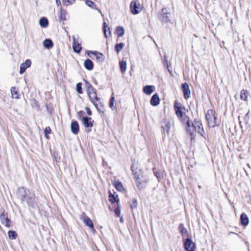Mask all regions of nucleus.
Masks as SVG:
<instances>
[{
	"label": "nucleus",
	"instance_id": "nucleus-4",
	"mask_svg": "<svg viewBox=\"0 0 251 251\" xmlns=\"http://www.w3.org/2000/svg\"><path fill=\"white\" fill-rule=\"evenodd\" d=\"M191 128H192L193 130H195L201 136H203V134L204 133L202 125L200 121L195 120L192 123L191 126H190V127L187 126V130L190 132L191 134H192V131Z\"/></svg>",
	"mask_w": 251,
	"mask_h": 251
},
{
	"label": "nucleus",
	"instance_id": "nucleus-45",
	"mask_svg": "<svg viewBox=\"0 0 251 251\" xmlns=\"http://www.w3.org/2000/svg\"><path fill=\"white\" fill-rule=\"evenodd\" d=\"M85 109L86 110V112H87V113L88 115L90 116L92 115V112H91V110L88 107H86L85 108Z\"/></svg>",
	"mask_w": 251,
	"mask_h": 251
},
{
	"label": "nucleus",
	"instance_id": "nucleus-48",
	"mask_svg": "<svg viewBox=\"0 0 251 251\" xmlns=\"http://www.w3.org/2000/svg\"><path fill=\"white\" fill-rule=\"evenodd\" d=\"M120 221L121 223H124V219L123 217H120Z\"/></svg>",
	"mask_w": 251,
	"mask_h": 251
},
{
	"label": "nucleus",
	"instance_id": "nucleus-28",
	"mask_svg": "<svg viewBox=\"0 0 251 251\" xmlns=\"http://www.w3.org/2000/svg\"><path fill=\"white\" fill-rule=\"evenodd\" d=\"M116 33L119 37H121L125 34V29L123 26H119L116 28Z\"/></svg>",
	"mask_w": 251,
	"mask_h": 251
},
{
	"label": "nucleus",
	"instance_id": "nucleus-23",
	"mask_svg": "<svg viewBox=\"0 0 251 251\" xmlns=\"http://www.w3.org/2000/svg\"><path fill=\"white\" fill-rule=\"evenodd\" d=\"M43 46L45 48L50 49L53 47V44L50 39H46L43 42Z\"/></svg>",
	"mask_w": 251,
	"mask_h": 251
},
{
	"label": "nucleus",
	"instance_id": "nucleus-2",
	"mask_svg": "<svg viewBox=\"0 0 251 251\" xmlns=\"http://www.w3.org/2000/svg\"><path fill=\"white\" fill-rule=\"evenodd\" d=\"M174 109L178 118L183 123H186L188 127H190V122L189 118L186 115L183 114L182 111V109H184V107L180 103L176 101L174 103Z\"/></svg>",
	"mask_w": 251,
	"mask_h": 251
},
{
	"label": "nucleus",
	"instance_id": "nucleus-10",
	"mask_svg": "<svg viewBox=\"0 0 251 251\" xmlns=\"http://www.w3.org/2000/svg\"><path fill=\"white\" fill-rule=\"evenodd\" d=\"M89 98L90 99V100L93 103V104L95 105V106L96 107V108L99 110L98 108V103H97V101L99 102H100V98H98L97 96L96 92H93L90 93L89 95H88Z\"/></svg>",
	"mask_w": 251,
	"mask_h": 251
},
{
	"label": "nucleus",
	"instance_id": "nucleus-47",
	"mask_svg": "<svg viewBox=\"0 0 251 251\" xmlns=\"http://www.w3.org/2000/svg\"><path fill=\"white\" fill-rule=\"evenodd\" d=\"M56 3L58 5H59L61 4V2H60V0H56Z\"/></svg>",
	"mask_w": 251,
	"mask_h": 251
},
{
	"label": "nucleus",
	"instance_id": "nucleus-21",
	"mask_svg": "<svg viewBox=\"0 0 251 251\" xmlns=\"http://www.w3.org/2000/svg\"><path fill=\"white\" fill-rule=\"evenodd\" d=\"M241 224L245 226H246L249 224V219L247 215L245 213H242L240 216Z\"/></svg>",
	"mask_w": 251,
	"mask_h": 251
},
{
	"label": "nucleus",
	"instance_id": "nucleus-16",
	"mask_svg": "<svg viewBox=\"0 0 251 251\" xmlns=\"http://www.w3.org/2000/svg\"><path fill=\"white\" fill-rule=\"evenodd\" d=\"M160 98L157 94H154L151 100L150 103L153 106H157L159 104Z\"/></svg>",
	"mask_w": 251,
	"mask_h": 251
},
{
	"label": "nucleus",
	"instance_id": "nucleus-40",
	"mask_svg": "<svg viewBox=\"0 0 251 251\" xmlns=\"http://www.w3.org/2000/svg\"><path fill=\"white\" fill-rule=\"evenodd\" d=\"M137 201L136 199H133L132 203L130 204V207L132 209L136 208L137 207Z\"/></svg>",
	"mask_w": 251,
	"mask_h": 251
},
{
	"label": "nucleus",
	"instance_id": "nucleus-41",
	"mask_svg": "<svg viewBox=\"0 0 251 251\" xmlns=\"http://www.w3.org/2000/svg\"><path fill=\"white\" fill-rule=\"evenodd\" d=\"M115 214L118 216H120L121 211L119 207V205H117V207L114 210Z\"/></svg>",
	"mask_w": 251,
	"mask_h": 251
},
{
	"label": "nucleus",
	"instance_id": "nucleus-27",
	"mask_svg": "<svg viewBox=\"0 0 251 251\" xmlns=\"http://www.w3.org/2000/svg\"><path fill=\"white\" fill-rule=\"evenodd\" d=\"M121 71L123 74H125L126 69V61L122 60L119 63Z\"/></svg>",
	"mask_w": 251,
	"mask_h": 251
},
{
	"label": "nucleus",
	"instance_id": "nucleus-38",
	"mask_svg": "<svg viewBox=\"0 0 251 251\" xmlns=\"http://www.w3.org/2000/svg\"><path fill=\"white\" fill-rule=\"evenodd\" d=\"M115 100V98L113 96L111 97L109 101V106L112 109H115V107L114 105V102Z\"/></svg>",
	"mask_w": 251,
	"mask_h": 251
},
{
	"label": "nucleus",
	"instance_id": "nucleus-18",
	"mask_svg": "<svg viewBox=\"0 0 251 251\" xmlns=\"http://www.w3.org/2000/svg\"><path fill=\"white\" fill-rule=\"evenodd\" d=\"M90 52L95 55L98 61H99L100 62H102L103 61L104 58L102 53L97 51H90Z\"/></svg>",
	"mask_w": 251,
	"mask_h": 251
},
{
	"label": "nucleus",
	"instance_id": "nucleus-50",
	"mask_svg": "<svg viewBox=\"0 0 251 251\" xmlns=\"http://www.w3.org/2000/svg\"><path fill=\"white\" fill-rule=\"evenodd\" d=\"M109 35H111V32H110V31H109Z\"/></svg>",
	"mask_w": 251,
	"mask_h": 251
},
{
	"label": "nucleus",
	"instance_id": "nucleus-14",
	"mask_svg": "<svg viewBox=\"0 0 251 251\" xmlns=\"http://www.w3.org/2000/svg\"><path fill=\"white\" fill-rule=\"evenodd\" d=\"M71 129L72 132L74 134H76L78 133L79 127L77 121H75L72 122L71 125Z\"/></svg>",
	"mask_w": 251,
	"mask_h": 251
},
{
	"label": "nucleus",
	"instance_id": "nucleus-7",
	"mask_svg": "<svg viewBox=\"0 0 251 251\" xmlns=\"http://www.w3.org/2000/svg\"><path fill=\"white\" fill-rule=\"evenodd\" d=\"M0 220L2 225L8 228L10 227L11 221L8 218L7 213L3 212L0 215Z\"/></svg>",
	"mask_w": 251,
	"mask_h": 251
},
{
	"label": "nucleus",
	"instance_id": "nucleus-44",
	"mask_svg": "<svg viewBox=\"0 0 251 251\" xmlns=\"http://www.w3.org/2000/svg\"><path fill=\"white\" fill-rule=\"evenodd\" d=\"M96 92V91L95 90V89H94L93 87L92 88H90V89H88L87 90V94L88 95H89L90 94V93H93V92Z\"/></svg>",
	"mask_w": 251,
	"mask_h": 251
},
{
	"label": "nucleus",
	"instance_id": "nucleus-3",
	"mask_svg": "<svg viewBox=\"0 0 251 251\" xmlns=\"http://www.w3.org/2000/svg\"><path fill=\"white\" fill-rule=\"evenodd\" d=\"M205 117L208 125L209 127H214L218 125L217 123V117L215 115V112L213 110H208L207 111Z\"/></svg>",
	"mask_w": 251,
	"mask_h": 251
},
{
	"label": "nucleus",
	"instance_id": "nucleus-31",
	"mask_svg": "<svg viewBox=\"0 0 251 251\" xmlns=\"http://www.w3.org/2000/svg\"><path fill=\"white\" fill-rule=\"evenodd\" d=\"M8 235L10 239H15L17 238V234L15 231L9 230L8 232Z\"/></svg>",
	"mask_w": 251,
	"mask_h": 251
},
{
	"label": "nucleus",
	"instance_id": "nucleus-49",
	"mask_svg": "<svg viewBox=\"0 0 251 251\" xmlns=\"http://www.w3.org/2000/svg\"><path fill=\"white\" fill-rule=\"evenodd\" d=\"M232 233H233V234H234V233H233V232H230V233H229V234H232Z\"/></svg>",
	"mask_w": 251,
	"mask_h": 251
},
{
	"label": "nucleus",
	"instance_id": "nucleus-12",
	"mask_svg": "<svg viewBox=\"0 0 251 251\" xmlns=\"http://www.w3.org/2000/svg\"><path fill=\"white\" fill-rule=\"evenodd\" d=\"M31 65V61L29 59L26 60L25 62L22 63L20 67V74L21 75L23 74L25 71L26 69L30 67Z\"/></svg>",
	"mask_w": 251,
	"mask_h": 251
},
{
	"label": "nucleus",
	"instance_id": "nucleus-5",
	"mask_svg": "<svg viewBox=\"0 0 251 251\" xmlns=\"http://www.w3.org/2000/svg\"><path fill=\"white\" fill-rule=\"evenodd\" d=\"M169 15H170V13L168 11L167 8H163L161 11L158 14V18L162 23H167L171 21Z\"/></svg>",
	"mask_w": 251,
	"mask_h": 251
},
{
	"label": "nucleus",
	"instance_id": "nucleus-20",
	"mask_svg": "<svg viewBox=\"0 0 251 251\" xmlns=\"http://www.w3.org/2000/svg\"><path fill=\"white\" fill-rule=\"evenodd\" d=\"M84 66L87 70L90 71L93 69L94 65L91 60L87 59L85 60L84 62Z\"/></svg>",
	"mask_w": 251,
	"mask_h": 251
},
{
	"label": "nucleus",
	"instance_id": "nucleus-24",
	"mask_svg": "<svg viewBox=\"0 0 251 251\" xmlns=\"http://www.w3.org/2000/svg\"><path fill=\"white\" fill-rule=\"evenodd\" d=\"M83 221L86 226H89L91 228H94L93 222L88 217H85L83 219Z\"/></svg>",
	"mask_w": 251,
	"mask_h": 251
},
{
	"label": "nucleus",
	"instance_id": "nucleus-25",
	"mask_svg": "<svg viewBox=\"0 0 251 251\" xmlns=\"http://www.w3.org/2000/svg\"><path fill=\"white\" fill-rule=\"evenodd\" d=\"M113 184L118 191L122 192L124 190V187L121 182L115 181L113 182Z\"/></svg>",
	"mask_w": 251,
	"mask_h": 251
},
{
	"label": "nucleus",
	"instance_id": "nucleus-11",
	"mask_svg": "<svg viewBox=\"0 0 251 251\" xmlns=\"http://www.w3.org/2000/svg\"><path fill=\"white\" fill-rule=\"evenodd\" d=\"M182 89L183 92L184 98L187 100L190 97V90L189 89V86L187 83H184L182 84Z\"/></svg>",
	"mask_w": 251,
	"mask_h": 251
},
{
	"label": "nucleus",
	"instance_id": "nucleus-37",
	"mask_svg": "<svg viewBox=\"0 0 251 251\" xmlns=\"http://www.w3.org/2000/svg\"><path fill=\"white\" fill-rule=\"evenodd\" d=\"M107 28L110 30V28L108 27L107 24L105 22H104L103 24L102 30L106 38H107V35L106 34Z\"/></svg>",
	"mask_w": 251,
	"mask_h": 251
},
{
	"label": "nucleus",
	"instance_id": "nucleus-13",
	"mask_svg": "<svg viewBox=\"0 0 251 251\" xmlns=\"http://www.w3.org/2000/svg\"><path fill=\"white\" fill-rule=\"evenodd\" d=\"M73 48L74 51L76 53H79L82 49L80 45L76 41L75 37H73Z\"/></svg>",
	"mask_w": 251,
	"mask_h": 251
},
{
	"label": "nucleus",
	"instance_id": "nucleus-33",
	"mask_svg": "<svg viewBox=\"0 0 251 251\" xmlns=\"http://www.w3.org/2000/svg\"><path fill=\"white\" fill-rule=\"evenodd\" d=\"M178 229L182 235H183L187 232V229L184 227V225L182 224H181L179 225Z\"/></svg>",
	"mask_w": 251,
	"mask_h": 251
},
{
	"label": "nucleus",
	"instance_id": "nucleus-15",
	"mask_svg": "<svg viewBox=\"0 0 251 251\" xmlns=\"http://www.w3.org/2000/svg\"><path fill=\"white\" fill-rule=\"evenodd\" d=\"M82 123L85 127H91L93 126V123L91 118L88 117H84L82 118Z\"/></svg>",
	"mask_w": 251,
	"mask_h": 251
},
{
	"label": "nucleus",
	"instance_id": "nucleus-26",
	"mask_svg": "<svg viewBox=\"0 0 251 251\" xmlns=\"http://www.w3.org/2000/svg\"><path fill=\"white\" fill-rule=\"evenodd\" d=\"M249 93L246 90H242L240 92V98L244 101L248 100Z\"/></svg>",
	"mask_w": 251,
	"mask_h": 251
},
{
	"label": "nucleus",
	"instance_id": "nucleus-34",
	"mask_svg": "<svg viewBox=\"0 0 251 251\" xmlns=\"http://www.w3.org/2000/svg\"><path fill=\"white\" fill-rule=\"evenodd\" d=\"M66 14H67V12L65 10H64L62 9H61L60 18L61 20L65 21L66 20Z\"/></svg>",
	"mask_w": 251,
	"mask_h": 251
},
{
	"label": "nucleus",
	"instance_id": "nucleus-43",
	"mask_svg": "<svg viewBox=\"0 0 251 251\" xmlns=\"http://www.w3.org/2000/svg\"><path fill=\"white\" fill-rule=\"evenodd\" d=\"M164 65L167 66V67L168 69L169 68L168 62V60H167V56L166 55L164 56Z\"/></svg>",
	"mask_w": 251,
	"mask_h": 251
},
{
	"label": "nucleus",
	"instance_id": "nucleus-46",
	"mask_svg": "<svg viewBox=\"0 0 251 251\" xmlns=\"http://www.w3.org/2000/svg\"><path fill=\"white\" fill-rule=\"evenodd\" d=\"M86 87V89L87 90L88 89H90V88H92L93 87L90 83L87 82Z\"/></svg>",
	"mask_w": 251,
	"mask_h": 251
},
{
	"label": "nucleus",
	"instance_id": "nucleus-9",
	"mask_svg": "<svg viewBox=\"0 0 251 251\" xmlns=\"http://www.w3.org/2000/svg\"><path fill=\"white\" fill-rule=\"evenodd\" d=\"M184 248L187 251H195V244L190 238H187L184 242Z\"/></svg>",
	"mask_w": 251,
	"mask_h": 251
},
{
	"label": "nucleus",
	"instance_id": "nucleus-19",
	"mask_svg": "<svg viewBox=\"0 0 251 251\" xmlns=\"http://www.w3.org/2000/svg\"><path fill=\"white\" fill-rule=\"evenodd\" d=\"M162 128L164 132L166 131L167 135H169L170 129V123L169 121L164 120L162 125Z\"/></svg>",
	"mask_w": 251,
	"mask_h": 251
},
{
	"label": "nucleus",
	"instance_id": "nucleus-32",
	"mask_svg": "<svg viewBox=\"0 0 251 251\" xmlns=\"http://www.w3.org/2000/svg\"><path fill=\"white\" fill-rule=\"evenodd\" d=\"M11 92L12 96L13 98H16V99L19 98L18 92H17V89L15 87H12L11 88Z\"/></svg>",
	"mask_w": 251,
	"mask_h": 251
},
{
	"label": "nucleus",
	"instance_id": "nucleus-36",
	"mask_svg": "<svg viewBox=\"0 0 251 251\" xmlns=\"http://www.w3.org/2000/svg\"><path fill=\"white\" fill-rule=\"evenodd\" d=\"M75 1V0H62L63 5L65 6H69L72 5Z\"/></svg>",
	"mask_w": 251,
	"mask_h": 251
},
{
	"label": "nucleus",
	"instance_id": "nucleus-8",
	"mask_svg": "<svg viewBox=\"0 0 251 251\" xmlns=\"http://www.w3.org/2000/svg\"><path fill=\"white\" fill-rule=\"evenodd\" d=\"M134 177L135 178L136 185L140 190H142L145 188L147 180H144L138 176H136V175L134 174Z\"/></svg>",
	"mask_w": 251,
	"mask_h": 251
},
{
	"label": "nucleus",
	"instance_id": "nucleus-35",
	"mask_svg": "<svg viewBox=\"0 0 251 251\" xmlns=\"http://www.w3.org/2000/svg\"><path fill=\"white\" fill-rule=\"evenodd\" d=\"M76 90L78 94H82V83L81 82L77 83L76 85Z\"/></svg>",
	"mask_w": 251,
	"mask_h": 251
},
{
	"label": "nucleus",
	"instance_id": "nucleus-1",
	"mask_svg": "<svg viewBox=\"0 0 251 251\" xmlns=\"http://www.w3.org/2000/svg\"><path fill=\"white\" fill-rule=\"evenodd\" d=\"M17 197L21 200L22 203L26 201L29 206H34V199L30 195V192L28 189L23 187L19 188L17 191Z\"/></svg>",
	"mask_w": 251,
	"mask_h": 251
},
{
	"label": "nucleus",
	"instance_id": "nucleus-29",
	"mask_svg": "<svg viewBox=\"0 0 251 251\" xmlns=\"http://www.w3.org/2000/svg\"><path fill=\"white\" fill-rule=\"evenodd\" d=\"M39 24L41 27H47L49 24L48 19L46 18H42L39 21Z\"/></svg>",
	"mask_w": 251,
	"mask_h": 251
},
{
	"label": "nucleus",
	"instance_id": "nucleus-30",
	"mask_svg": "<svg viewBox=\"0 0 251 251\" xmlns=\"http://www.w3.org/2000/svg\"><path fill=\"white\" fill-rule=\"evenodd\" d=\"M125 44L123 43H120L119 44H117L115 46V50L117 52L119 53L121 51L124 47Z\"/></svg>",
	"mask_w": 251,
	"mask_h": 251
},
{
	"label": "nucleus",
	"instance_id": "nucleus-17",
	"mask_svg": "<svg viewBox=\"0 0 251 251\" xmlns=\"http://www.w3.org/2000/svg\"><path fill=\"white\" fill-rule=\"evenodd\" d=\"M109 201L112 203H114L116 202L117 205H119L120 200L119 199L118 196L117 195H114L112 193H110L109 196Z\"/></svg>",
	"mask_w": 251,
	"mask_h": 251
},
{
	"label": "nucleus",
	"instance_id": "nucleus-6",
	"mask_svg": "<svg viewBox=\"0 0 251 251\" xmlns=\"http://www.w3.org/2000/svg\"><path fill=\"white\" fill-rule=\"evenodd\" d=\"M130 8L131 12L134 15L139 13L142 10V5L136 0H133L131 2Z\"/></svg>",
	"mask_w": 251,
	"mask_h": 251
},
{
	"label": "nucleus",
	"instance_id": "nucleus-22",
	"mask_svg": "<svg viewBox=\"0 0 251 251\" xmlns=\"http://www.w3.org/2000/svg\"><path fill=\"white\" fill-rule=\"evenodd\" d=\"M153 91V86L152 85H146L143 88V92L147 95H151Z\"/></svg>",
	"mask_w": 251,
	"mask_h": 251
},
{
	"label": "nucleus",
	"instance_id": "nucleus-42",
	"mask_svg": "<svg viewBox=\"0 0 251 251\" xmlns=\"http://www.w3.org/2000/svg\"><path fill=\"white\" fill-rule=\"evenodd\" d=\"M85 3L87 5H88L89 7H93V5H94V2H93L91 0H87L85 1Z\"/></svg>",
	"mask_w": 251,
	"mask_h": 251
},
{
	"label": "nucleus",
	"instance_id": "nucleus-39",
	"mask_svg": "<svg viewBox=\"0 0 251 251\" xmlns=\"http://www.w3.org/2000/svg\"><path fill=\"white\" fill-rule=\"evenodd\" d=\"M51 132L50 128L49 126L46 127L44 130V133L45 137L48 139V134H50Z\"/></svg>",
	"mask_w": 251,
	"mask_h": 251
}]
</instances>
